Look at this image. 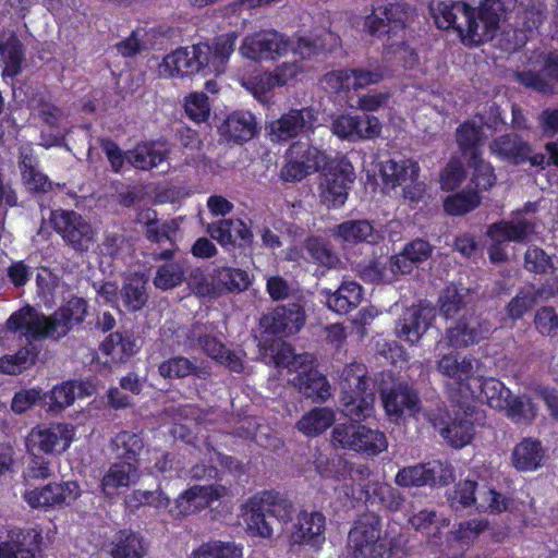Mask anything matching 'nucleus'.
<instances>
[{"label": "nucleus", "mask_w": 558, "mask_h": 558, "mask_svg": "<svg viewBox=\"0 0 558 558\" xmlns=\"http://www.w3.org/2000/svg\"><path fill=\"white\" fill-rule=\"evenodd\" d=\"M536 233V222L527 218L515 220H501L493 223L488 229L489 236L497 242H529Z\"/></svg>", "instance_id": "nucleus-32"}, {"label": "nucleus", "mask_w": 558, "mask_h": 558, "mask_svg": "<svg viewBox=\"0 0 558 558\" xmlns=\"http://www.w3.org/2000/svg\"><path fill=\"white\" fill-rule=\"evenodd\" d=\"M41 535L35 530L12 529L8 539L0 542V558H36Z\"/></svg>", "instance_id": "nucleus-24"}, {"label": "nucleus", "mask_w": 558, "mask_h": 558, "mask_svg": "<svg viewBox=\"0 0 558 558\" xmlns=\"http://www.w3.org/2000/svg\"><path fill=\"white\" fill-rule=\"evenodd\" d=\"M27 342L14 354H5L0 357V373L5 375H19L34 366L40 353V347L37 345L31 336L25 335Z\"/></svg>", "instance_id": "nucleus-36"}, {"label": "nucleus", "mask_w": 558, "mask_h": 558, "mask_svg": "<svg viewBox=\"0 0 558 558\" xmlns=\"http://www.w3.org/2000/svg\"><path fill=\"white\" fill-rule=\"evenodd\" d=\"M333 235L350 244H377L383 239L380 232L367 219L345 220L335 227Z\"/></svg>", "instance_id": "nucleus-34"}, {"label": "nucleus", "mask_w": 558, "mask_h": 558, "mask_svg": "<svg viewBox=\"0 0 558 558\" xmlns=\"http://www.w3.org/2000/svg\"><path fill=\"white\" fill-rule=\"evenodd\" d=\"M544 456L542 442L532 438L522 439L511 454L513 466L521 472L534 471L542 466Z\"/></svg>", "instance_id": "nucleus-42"}, {"label": "nucleus", "mask_w": 558, "mask_h": 558, "mask_svg": "<svg viewBox=\"0 0 558 558\" xmlns=\"http://www.w3.org/2000/svg\"><path fill=\"white\" fill-rule=\"evenodd\" d=\"M474 362L472 356H460L459 353L444 354L437 362V371L448 378V389L451 395L457 393L458 400L462 399L465 391H470V385L474 379Z\"/></svg>", "instance_id": "nucleus-15"}, {"label": "nucleus", "mask_w": 558, "mask_h": 558, "mask_svg": "<svg viewBox=\"0 0 558 558\" xmlns=\"http://www.w3.org/2000/svg\"><path fill=\"white\" fill-rule=\"evenodd\" d=\"M524 268L536 275L553 274V257L538 246H529L524 254Z\"/></svg>", "instance_id": "nucleus-58"}, {"label": "nucleus", "mask_w": 558, "mask_h": 558, "mask_svg": "<svg viewBox=\"0 0 558 558\" xmlns=\"http://www.w3.org/2000/svg\"><path fill=\"white\" fill-rule=\"evenodd\" d=\"M146 553L144 539L131 530H120L116 533L110 548L112 558H142Z\"/></svg>", "instance_id": "nucleus-48"}, {"label": "nucleus", "mask_w": 558, "mask_h": 558, "mask_svg": "<svg viewBox=\"0 0 558 558\" xmlns=\"http://www.w3.org/2000/svg\"><path fill=\"white\" fill-rule=\"evenodd\" d=\"M456 141L460 151L468 159L482 156L483 132L474 121L466 120L457 128Z\"/></svg>", "instance_id": "nucleus-47"}, {"label": "nucleus", "mask_w": 558, "mask_h": 558, "mask_svg": "<svg viewBox=\"0 0 558 558\" xmlns=\"http://www.w3.org/2000/svg\"><path fill=\"white\" fill-rule=\"evenodd\" d=\"M185 112L197 124L207 121L210 114L208 96L205 93L191 94L185 101Z\"/></svg>", "instance_id": "nucleus-64"}, {"label": "nucleus", "mask_w": 558, "mask_h": 558, "mask_svg": "<svg viewBox=\"0 0 558 558\" xmlns=\"http://www.w3.org/2000/svg\"><path fill=\"white\" fill-rule=\"evenodd\" d=\"M137 471L131 463L113 462L100 481L101 493L108 498L116 496L120 488L130 486L131 476Z\"/></svg>", "instance_id": "nucleus-44"}, {"label": "nucleus", "mask_w": 558, "mask_h": 558, "mask_svg": "<svg viewBox=\"0 0 558 558\" xmlns=\"http://www.w3.org/2000/svg\"><path fill=\"white\" fill-rule=\"evenodd\" d=\"M210 277L215 281L216 296L226 293L243 292L247 290L252 283L246 270L231 266L214 267Z\"/></svg>", "instance_id": "nucleus-35"}, {"label": "nucleus", "mask_w": 558, "mask_h": 558, "mask_svg": "<svg viewBox=\"0 0 558 558\" xmlns=\"http://www.w3.org/2000/svg\"><path fill=\"white\" fill-rule=\"evenodd\" d=\"M543 12L535 7L519 10L515 15V28L513 29L514 43L508 49L517 50L523 47L529 38V34L537 29L543 24Z\"/></svg>", "instance_id": "nucleus-46"}, {"label": "nucleus", "mask_w": 558, "mask_h": 558, "mask_svg": "<svg viewBox=\"0 0 558 558\" xmlns=\"http://www.w3.org/2000/svg\"><path fill=\"white\" fill-rule=\"evenodd\" d=\"M380 396L384 409L391 421L397 422L404 416H415L421 411L417 390L405 381L383 390Z\"/></svg>", "instance_id": "nucleus-19"}, {"label": "nucleus", "mask_w": 558, "mask_h": 558, "mask_svg": "<svg viewBox=\"0 0 558 558\" xmlns=\"http://www.w3.org/2000/svg\"><path fill=\"white\" fill-rule=\"evenodd\" d=\"M183 281L184 272L181 266L173 263L160 265L154 278L155 287L163 291L179 287Z\"/></svg>", "instance_id": "nucleus-59"}, {"label": "nucleus", "mask_w": 558, "mask_h": 558, "mask_svg": "<svg viewBox=\"0 0 558 558\" xmlns=\"http://www.w3.org/2000/svg\"><path fill=\"white\" fill-rule=\"evenodd\" d=\"M509 391L504 383L495 377L475 376L470 385V391H465L462 399H471L485 403L492 409L501 410L506 397H509Z\"/></svg>", "instance_id": "nucleus-25"}, {"label": "nucleus", "mask_w": 558, "mask_h": 558, "mask_svg": "<svg viewBox=\"0 0 558 558\" xmlns=\"http://www.w3.org/2000/svg\"><path fill=\"white\" fill-rule=\"evenodd\" d=\"M289 49V38L275 29H262L250 34L240 46L241 54L253 61L277 60Z\"/></svg>", "instance_id": "nucleus-10"}, {"label": "nucleus", "mask_w": 558, "mask_h": 558, "mask_svg": "<svg viewBox=\"0 0 558 558\" xmlns=\"http://www.w3.org/2000/svg\"><path fill=\"white\" fill-rule=\"evenodd\" d=\"M340 386L342 412L351 421H364L371 417L374 412L375 396L368 387L366 366L357 362L345 365Z\"/></svg>", "instance_id": "nucleus-3"}, {"label": "nucleus", "mask_w": 558, "mask_h": 558, "mask_svg": "<svg viewBox=\"0 0 558 558\" xmlns=\"http://www.w3.org/2000/svg\"><path fill=\"white\" fill-rule=\"evenodd\" d=\"M409 9L408 4L400 2L372 7L371 12L363 19V32L378 39L397 35L407 27Z\"/></svg>", "instance_id": "nucleus-8"}, {"label": "nucleus", "mask_w": 558, "mask_h": 558, "mask_svg": "<svg viewBox=\"0 0 558 558\" xmlns=\"http://www.w3.org/2000/svg\"><path fill=\"white\" fill-rule=\"evenodd\" d=\"M326 517L317 510H301L296 514L290 534V542L293 545L307 546L318 551L326 542Z\"/></svg>", "instance_id": "nucleus-17"}, {"label": "nucleus", "mask_w": 558, "mask_h": 558, "mask_svg": "<svg viewBox=\"0 0 558 558\" xmlns=\"http://www.w3.org/2000/svg\"><path fill=\"white\" fill-rule=\"evenodd\" d=\"M441 423L439 434L452 448H463L474 437V423L471 414L466 411L458 412L453 417L448 415V420L441 421Z\"/></svg>", "instance_id": "nucleus-31"}, {"label": "nucleus", "mask_w": 558, "mask_h": 558, "mask_svg": "<svg viewBox=\"0 0 558 558\" xmlns=\"http://www.w3.org/2000/svg\"><path fill=\"white\" fill-rule=\"evenodd\" d=\"M492 332V324L481 313L470 312L446 329L445 338L454 349H465L487 339Z\"/></svg>", "instance_id": "nucleus-13"}, {"label": "nucleus", "mask_w": 558, "mask_h": 558, "mask_svg": "<svg viewBox=\"0 0 558 558\" xmlns=\"http://www.w3.org/2000/svg\"><path fill=\"white\" fill-rule=\"evenodd\" d=\"M88 314V303L84 298L72 296L51 315L46 316L31 305L13 312L7 319L9 331H25L33 339L59 341L80 327Z\"/></svg>", "instance_id": "nucleus-2"}, {"label": "nucleus", "mask_w": 558, "mask_h": 558, "mask_svg": "<svg viewBox=\"0 0 558 558\" xmlns=\"http://www.w3.org/2000/svg\"><path fill=\"white\" fill-rule=\"evenodd\" d=\"M502 11L504 3L500 0H482L478 8H475L481 44L496 36Z\"/></svg>", "instance_id": "nucleus-40"}, {"label": "nucleus", "mask_w": 558, "mask_h": 558, "mask_svg": "<svg viewBox=\"0 0 558 558\" xmlns=\"http://www.w3.org/2000/svg\"><path fill=\"white\" fill-rule=\"evenodd\" d=\"M50 222L63 241L77 252L87 251L94 240L92 225L74 210H53Z\"/></svg>", "instance_id": "nucleus-11"}, {"label": "nucleus", "mask_w": 558, "mask_h": 558, "mask_svg": "<svg viewBox=\"0 0 558 558\" xmlns=\"http://www.w3.org/2000/svg\"><path fill=\"white\" fill-rule=\"evenodd\" d=\"M158 373L166 379H182L189 376L199 377V367L185 356H172L158 365Z\"/></svg>", "instance_id": "nucleus-55"}, {"label": "nucleus", "mask_w": 558, "mask_h": 558, "mask_svg": "<svg viewBox=\"0 0 558 558\" xmlns=\"http://www.w3.org/2000/svg\"><path fill=\"white\" fill-rule=\"evenodd\" d=\"M482 203V195L478 191L471 187H464L459 192L447 195L442 202V208L446 215L451 217H461L475 210Z\"/></svg>", "instance_id": "nucleus-50"}, {"label": "nucleus", "mask_w": 558, "mask_h": 558, "mask_svg": "<svg viewBox=\"0 0 558 558\" xmlns=\"http://www.w3.org/2000/svg\"><path fill=\"white\" fill-rule=\"evenodd\" d=\"M19 169L22 182L28 193L33 195L47 194L53 190L56 184L38 168V159L32 150L20 151Z\"/></svg>", "instance_id": "nucleus-30"}, {"label": "nucleus", "mask_w": 558, "mask_h": 558, "mask_svg": "<svg viewBox=\"0 0 558 558\" xmlns=\"http://www.w3.org/2000/svg\"><path fill=\"white\" fill-rule=\"evenodd\" d=\"M332 132L341 138L348 140H371L379 136L381 123L374 116L342 114L332 122Z\"/></svg>", "instance_id": "nucleus-22"}, {"label": "nucleus", "mask_w": 558, "mask_h": 558, "mask_svg": "<svg viewBox=\"0 0 558 558\" xmlns=\"http://www.w3.org/2000/svg\"><path fill=\"white\" fill-rule=\"evenodd\" d=\"M381 518L377 513L362 514L349 532L354 555L363 558H390L391 542L380 538Z\"/></svg>", "instance_id": "nucleus-5"}, {"label": "nucleus", "mask_w": 558, "mask_h": 558, "mask_svg": "<svg viewBox=\"0 0 558 558\" xmlns=\"http://www.w3.org/2000/svg\"><path fill=\"white\" fill-rule=\"evenodd\" d=\"M466 178V171L459 160H449L439 175L440 189L446 192L456 191Z\"/></svg>", "instance_id": "nucleus-62"}, {"label": "nucleus", "mask_w": 558, "mask_h": 558, "mask_svg": "<svg viewBox=\"0 0 558 558\" xmlns=\"http://www.w3.org/2000/svg\"><path fill=\"white\" fill-rule=\"evenodd\" d=\"M49 410L62 411L72 405L75 401V383L63 381L56 385L48 393Z\"/></svg>", "instance_id": "nucleus-61"}, {"label": "nucleus", "mask_w": 558, "mask_h": 558, "mask_svg": "<svg viewBox=\"0 0 558 558\" xmlns=\"http://www.w3.org/2000/svg\"><path fill=\"white\" fill-rule=\"evenodd\" d=\"M335 422V413L328 408H314L305 413L298 422L296 428L307 437L323 434Z\"/></svg>", "instance_id": "nucleus-51"}, {"label": "nucleus", "mask_w": 558, "mask_h": 558, "mask_svg": "<svg viewBox=\"0 0 558 558\" xmlns=\"http://www.w3.org/2000/svg\"><path fill=\"white\" fill-rule=\"evenodd\" d=\"M121 299L129 312H138L148 301L147 279L140 274H133L123 282Z\"/></svg>", "instance_id": "nucleus-49"}, {"label": "nucleus", "mask_w": 558, "mask_h": 558, "mask_svg": "<svg viewBox=\"0 0 558 558\" xmlns=\"http://www.w3.org/2000/svg\"><path fill=\"white\" fill-rule=\"evenodd\" d=\"M489 150L498 159L519 166L529 158L530 143L517 133H506L489 143Z\"/></svg>", "instance_id": "nucleus-29"}, {"label": "nucleus", "mask_w": 558, "mask_h": 558, "mask_svg": "<svg viewBox=\"0 0 558 558\" xmlns=\"http://www.w3.org/2000/svg\"><path fill=\"white\" fill-rule=\"evenodd\" d=\"M238 38V33L229 32L214 37L211 43L180 47L163 57L159 72L166 77L180 78L196 74L219 76L227 71Z\"/></svg>", "instance_id": "nucleus-1"}, {"label": "nucleus", "mask_w": 558, "mask_h": 558, "mask_svg": "<svg viewBox=\"0 0 558 558\" xmlns=\"http://www.w3.org/2000/svg\"><path fill=\"white\" fill-rule=\"evenodd\" d=\"M536 300L537 293L534 291L533 287L530 289H521L506 306L508 316L513 320L521 319L526 312L533 308Z\"/></svg>", "instance_id": "nucleus-60"}, {"label": "nucleus", "mask_w": 558, "mask_h": 558, "mask_svg": "<svg viewBox=\"0 0 558 558\" xmlns=\"http://www.w3.org/2000/svg\"><path fill=\"white\" fill-rule=\"evenodd\" d=\"M435 24L439 29H453L465 46L481 45L475 8L464 1H439L430 8Z\"/></svg>", "instance_id": "nucleus-4"}, {"label": "nucleus", "mask_w": 558, "mask_h": 558, "mask_svg": "<svg viewBox=\"0 0 558 558\" xmlns=\"http://www.w3.org/2000/svg\"><path fill=\"white\" fill-rule=\"evenodd\" d=\"M244 509V514L246 515L245 521L250 534L263 538L271 537L272 527L266 520L267 510L265 509L264 504L260 502L259 506H254L252 496L245 502Z\"/></svg>", "instance_id": "nucleus-54"}, {"label": "nucleus", "mask_w": 558, "mask_h": 558, "mask_svg": "<svg viewBox=\"0 0 558 558\" xmlns=\"http://www.w3.org/2000/svg\"><path fill=\"white\" fill-rule=\"evenodd\" d=\"M100 351L113 363H125L138 351V347L132 332L118 330L105 338Z\"/></svg>", "instance_id": "nucleus-37"}, {"label": "nucleus", "mask_w": 558, "mask_h": 558, "mask_svg": "<svg viewBox=\"0 0 558 558\" xmlns=\"http://www.w3.org/2000/svg\"><path fill=\"white\" fill-rule=\"evenodd\" d=\"M501 409H505L507 416L517 424H530L536 416V408L531 398L512 396L510 391Z\"/></svg>", "instance_id": "nucleus-53"}, {"label": "nucleus", "mask_w": 558, "mask_h": 558, "mask_svg": "<svg viewBox=\"0 0 558 558\" xmlns=\"http://www.w3.org/2000/svg\"><path fill=\"white\" fill-rule=\"evenodd\" d=\"M327 165L326 154L304 142H294L286 153V163L280 170L284 182H300L305 177L318 172Z\"/></svg>", "instance_id": "nucleus-7"}, {"label": "nucleus", "mask_w": 558, "mask_h": 558, "mask_svg": "<svg viewBox=\"0 0 558 558\" xmlns=\"http://www.w3.org/2000/svg\"><path fill=\"white\" fill-rule=\"evenodd\" d=\"M225 492L221 485H194L182 492L174 500L170 509L173 518H181L199 512L219 500Z\"/></svg>", "instance_id": "nucleus-20"}, {"label": "nucleus", "mask_w": 558, "mask_h": 558, "mask_svg": "<svg viewBox=\"0 0 558 558\" xmlns=\"http://www.w3.org/2000/svg\"><path fill=\"white\" fill-rule=\"evenodd\" d=\"M170 153L166 141H144L128 151V161L135 169L148 171L166 161Z\"/></svg>", "instance_id": "nucleus-27"}, {"label": "nucleus", "mask_w": 558, "mask_h": 558, "mask_svg": "<svg viewBox=\"0 0 558 558\" xmlns=\"http://www.w3.org/2000/svg\"><path fill=\"white\" fill-rule=\"evenodd\" d=\"M264 504L267 513L275 517L279 522L288 523L292 521L294 506L291 500L283 497L276 490H263L253 496V505Z\"/></svg>", "instance_id": "nucleus-45"}, {"label": "nucleus", "mask_w": 558, "mask_h": 558, "mask_svg": "<svg viewBox=\"0 0 558 558\" xmlns=\"http://www.w3.org/2000/svg\"><path fill=\"white\" fill-rule=\"evenodd\" d=\"M75 429L71 424L57 423L49 426L34 427L26 439L29 452L61 454L74 440Z\"/></svg>", "instance_id": "nucleus-12"}, {"label": "nucleus", "mask_w": 558, "mask_h": 558, "mask_svg": "<svg viewBox=\"0 0 558 558\" xmlns=\"http://www.w3.org/2000/svg\"><path fill=\"white\" fill-rule=\"evenodd\" d=\"M197 342L208 357L223 365L230 372H243L244 365L241 357L228 349L218 338L210 335H202L198 337Z\"/></svg>", "instance_id": "nucleus-39"}, {"label": "nucleus", "mask_w": 558, "mask_h": 558, "mask_svg": "<svg viewBox=\"0 0 558 558\" xmlns=\"http://www.w3.org/2000/svg\"><path fill=\"white\" fill-rule=\"evenodd\" d=\"M468 166L472 168V174L466 187L478 191V194L482 195L483 192L489 191L496 184L495 169L482 156L476 159H468Z\"/></svg>", "instance_id": "nucleus-52"}, {"label": "nucleus", "mask_w": 558, "mask_h": 558, "mask_svg": "<svg viewBox=\"0 0 558 558\" xmlns=\"http://www.w3.org/2000/svg\"><path fill=\"white\" fill-rule=\"evenodd\" d=\"M292 384L301 393L315 402H324L330 396V386L326 376L315 368L298 372Z\"/></svg>", "instance_id": "nucleus-38"}, {"label": "nucleus", "mask_w": 558, "mask_h": 558, "mask_svg": "<svg viewBox=\"0 0 558 558\" xmlns=\"http://www.w3.org/2000/svg\"><path fill=\"white\" fill-rule=\"evenodd\" d=\"M264 356L269 359V363L276 367L289 368L294 365L295 353L291 344L272 340L271 342L265 341L264 343Z\"/></svg>", "instance_id": "nucleus-57"}, {"label": "nucleus", "mask_w": 558, "mask_h": 558, "mask_svg": "<svg viewBox=\"0 0 558 558\" xmlns=\"http://www.w3.org/2000/svg\"><path fill=\"white\" fill-rule=\"evenodd\" d=\"M435 315L427 307H411L399 319L396 331L401 340L411 344L418 342L422 336L432 326Z\"/></svg>", "instance_id": "nucleus-26"}, {"label": "nucleus", "mask_w": 558, "mask_h": 558, "mask_svg": "<svg viewBox=\"0 0 558 558\" xmlns=\"http://www.w3.org/2000/svg\"><path fill=\"white\" fill-rule=\"evenodd\" d=\"M241 549L230 543L214 542L203 544L193 551L192 558H240Z\"/></svg>", "instance_id": "nucleus-63"}, {"label": "nucleus", "mask_w": 558, "mask_h": 558, "mask_svg": "<svg viewBox=\"0 0 558 558\" xmlns=\"http://www.w3.org/2000/svg\"><path fill=\"white\" fill-rule=\"evenodd\" d=\"M220 133L228 143L243 145L258 133L256 118L250 111H233L220 126Z\"/></svg>", "instance_id": "nucleus-28"}, {"label": "nucleus", "mask_w": 558, "mask_h": 558, "mask_svg": "<svg viewBox=\"0 0 558 558\" xmlns=\"http://www.w3.org/2000/svg\"><path fill=\"white\" fill-rule=\"evenodd\" d=\"M82 494L76 481L49 483L43 487L26 490L25 502L34 509H53L74 502Z\"/></svg>", "instance_id": "nucleus-14"}, {"label": "nucleus", "mask_w": 558, "mask_h": 558, "mask_svg": "<svg viewBox=\"0 0 558 558\" xmlns=\"http://www.w3.org/2000/svg\"><path fill=\"white\" fill-rule=\"evenodd\" d=\"M361 421L339 423L331 433L332 444L341 449L375 457L387 449L386 435L360 424Z\"/></svg>", "instance_id": "nucleus-6"}, {"label": "nucleus", "mask_w": 558, "mask_h": 558, "mask_svg": "<svg viewBox=\"0 0 558 558\" xmlns=\"http://www.w3.org/2000/svg\"><path fill=\"white\" fill-rule=\"evenodd\" d=\"M315 121L316 114L312 108L291 109L270 123V135L278 142L288 141L312 130Z\"/></svg>", "instance_id": "nucleus-21"}, {"label": "nucleus", "mask_w": 558, "mask_h": 558, "mask_svg": "<svg viewBox=\"0 0 558 558\" xmlns=\"http://www.w3.org/2000/svg\"><path fill=\"white\" fill-rule=\"evenodd\" d=\"M363 300V288L353 280H344L333 293L327 298L328 307L338 313L347 314L356 308Z\"/></svg>", "instance_id": "nucleus-41"}, {"label": "nucleus", "mask_w": 558, "mask_h": 558, "mask_svg": "<svg viewBox=\"0 0 558 558\" xmlns=\"http://www.w3.org/2000/svg\"><path fill=\"white\" fill-rule=\"evenodd\" d=\"M0 56L4 62L3 77L13 78L22 72L25 47L15 32H11L5 40H0Z\"/></svg>", "instance_id": "nucleus-43"}, {"label": "nucleus", "mask_w": 558, "mask_h": 558, "mask_svg": "<svg viewBox=\"0 0 558 558\" xmlns=\"http://www.w3.org/2000/svg\"><path fill=\"white\" fill-rule=\"evenodd\" d=\"M109 449L116 461L131 463L138 469L144 439L138 433L121 430L111 438Z\"/></svg>", "instance_id": "nucleus-33"}, {"label": "nucleus", "mask_w": 558, "mask_h": 558, "mask_svg": "<svg viewBox=\"0 0 558 558\" xmlns=\"http://www.w3.org/2000/svg\"><path fill=\"white\" fill-rule=\"evenodd\" d=\"M306 314L299 303L278 305L260 318V326L267 333L278 338L298 333L305 325Z\"/></svg>", "instance_id": "nucleus-18"}, {"label": "nucleus", "mask_w": 558, "mask_h": 558, "mask_svg": "<svg viewBox=\"0 0 558 558\" xmlns=\"http://www.w3.org/2000/svg\"><path fill=\"white\" fill-rule=\"evenodd\" d=\"M354 180V168L347 159L342 158L328 163L324 181L320 184L322 203L328 208L342 207Z\"/></svg>", "instance_id": "nucleus-9"}, {"label": "nucleus", "mask_w": 558, "mask_h": 558, "mask_svg": "<svg viewBox=\"0 0 558 558\" xmlns=\"http://www.w3.org/2000/svg\"><path fill=\"white\" fill-rule=\"evenodd\" d=\"M451 473L440 461L434 460L400 469L395 483L404 488L447 485Z\"/></svg>", "instance_id": "nucleus-16"}, {"label": "nucleus", "mask_w": 558, "mask_h": 558, "mask_svg": "<svg viewBox=\"0 0 558 558\" xmlns=\"http://www.w3.org/2000/svg\"><path fill=\"white\" fill-rule=\"evenodd\" d=\"M437 303L440 315L446 319L454 320L476 311L471 290L454 283H450L441 290Z\"/></svg>", "instance_id": "nucleus-23"}, {"label": "nucleus", "mask_w": 558, "mask_h": 558, "mask_svg": "<svg viewBox=\"0 0 558 558\" xmlns=\"http://www.w3.org/2000/svg\"><path fill=\"white\" fill-rule=\"evenodd\" d=\"M310 258L320 266L331 268L339 262L337 254L327 242L318 236H308L303 244Z\"/></svg>", "instance_id": "nucleus-56"}]
</instances>
